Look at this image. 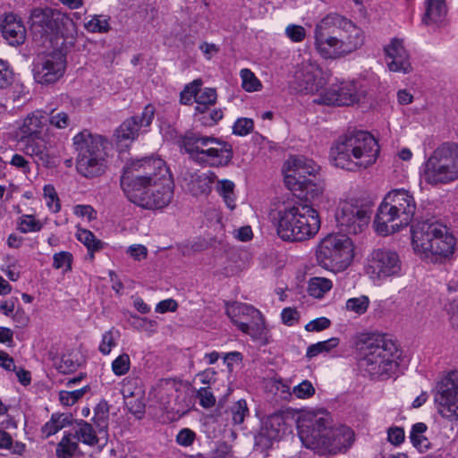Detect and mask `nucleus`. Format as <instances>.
<instances>
[{"instance_id":"nucleus-47","label":"nucleus","mask_w":458,"mask_h":458,"mask_svg":"<svg viewBox=\"0 0 458 458\" xmlns=\"http://www.w3.org/2000/svg\"><path fill=\"white\" fill-rule=\"evenodd\" d=\"M195 115L203 126L210 127L223 118V112L221 109L209 110L208 107L206 113H195Z\"/></svg>"},{"instance_id":"nucleus-36","label":"nucleus","mask_w":458,"mask_h":458,"mask_svg":"<svg viewBox=\"0 0 458 458\" xmlns=\"http://www.w3.org/2000/svg\"><path fill=\"white\" fill-rule=\"evenodd\" d=\"M109 410L106 403H100L95 408L94 417L92 419L94 426L97 428L98 435L107 437Z\"/></svg>"},{"instance_id":"nucleus-20","label":"nucleus","mask_w":458,"mask_h":458,"mask_svg":"<svg viewBox=\"0 0 458 458\" xmlns=\"http://www.w3.org/2000/svg\"><path fill=\"white\" fill-rule=\"evenodd\" d=\"M367 271L372 278L397 276L402 273V261L396 252L378 249L371 253Z\"/></svg>"},{"instance_id":"nucleus-49","label":"nucleus","mask_w":458,"mask_h":458,"mask_svg":"<svg viewBox=\"0 0 458 458\" xmlns=\"http://www.w3.org/2000/svg\"><path fill=\"white\" fill-rule=\"evenodd\" d=\"M43 191L48 208L54 213L59 212L61 209V205L55 187L51 184H47L44 186Z\"/></svg>"},{"instance_id":"nucleus-45","label":"nucleus","mask_w":458,"mask_h":458,"mask_svg":"<svg viewBox=\"0 0 458 458\" xmlns=\"http://www.w3.org/2000/svg\"><path fill=\"white\" fill-rule=\"evenodd\" d=\"M118 337L119 332L115 330L114 327L105 332L102 335V340L98 347L99 352L103 355L109 354L112 349L116 345V339Z\"/></svg>"},{"instance_id":"nucleus-63","label":"nucleus","mask_w":458,"mask_h":458,"mask_svg":"<svg viewBox=\"0 0 458 458\" xmlns=\"http://www.w3.org/2000/svg\"><path fill=\"white\" fill-rule=\"evenodd\" d=\"M330 324H331V322L328 318H327L325 317H321V318H316V319L309 322L305 326V329L309 332H313V331L318 332V331H322V330L329 327Z\"/></svg>"},{"instance_id":"nucleus-25","label":"nucleus","mask_w":458,"mask_h":458,"mask_svg":"<svg viewBox=\"0 0 458 458\" xmlns=\"http://www.w3.org/2000/svg\"><path fill=\"white\" fill-rule=\"evenodd\" d=\"M21 141L23 144L24 154L32 157L38 166L42 165L47 168L55 166L54 158L42 136L21 140Z\"/></svg>"},{"instance_id":"nucleus-59","label":"nucleus","mask_w":458,"mask_h":458,"mask_svg":"<svg viewBox=\"0 0 458 458\" xmlns=\"http://www.w3.org/2000/svg\"><path fill=\"white\" fill-rule=\"evenodd\" d=\"M47 122L56 128L64 129L69 125V115L64 112H59L57 114L51 113L50 116L47 117Z\"/></svg>"},{"instance_id":"nucleus-8","label":"nucleus","mask_w":458,"mask_h":458,"mask_svg":"<svg viewBox=\"0 0 458 458\" xmlns=\"http://www.w3.org/2000/svg\"><path fill=\"white\" fill-rule=\"evenodd\" d=\"M73 145L78 153L76 169L80 174L94 178L105 173L108 141L104 137L83 131L73 137Z\"/></svg>"},{"instance_id":"nucleus-53","label":"nucleus","mask_w":458,"mask_h":458,"mask_svg":"<svg viewBox=\"0 0 458 458\" xmlns=\"http://www.w3.org/2000/svg\"><path fill=\"white\" fill-rule=\"evenodd\" d=\"M85 28L90 32H107L110 30L109 23L106 19L101 16H94L86 24Z\"/></svg>"},{"instance_id":"nucleus-55","label":"nucleus","mask_w":458,"mask_h":458,"mask_svg":"<svg viewBox=\"0 0 458 458\" xmlns=\"http://www.w3.org/2000/svg\"><path fill=\"white\" fill-rule=\"evenodd\" d=\"M254 123L249 118H239L233 126V132L235 135L245 136L253 130Z\"/></svg>"},{"instance_id":"nucleus-27","label":"nucleus","mask_w":458,"mask_h":458,"mask_svg":"<svg viewBox=\"0 0 458 458\" xmlns=\"http://www.w3.org/2000/svg\"><path fill=\"white\" fill-rule=\"evenodd\" d=\"M276 219L278 236L284 241L298 242L296 237L297 226L294 206L278 210Z\"/></svg>"},{"instance_id":"nucleus-54","label":"nucleus","mask_w":458,"mask_h":458,"mask_svg":"<svg viewBox=\"0 0 458 458\" xmlns=\"http://www.w3.org/2000/svg\"><path fill=\"white\" fill-rule=\"evenodd\" d=\"M293 394L300 399H307L314 395L315 388L309 380H303L293 388Z\"/></svg>"},{"instance_id":"nucleus-29","label":"nucleus","mask_w":458,"mask_h":458,"mask_svg":"<svg viewBox=\"0 0 458 458\" xmlns=\"http://www.w3.org/2000/svg\"><path fill=\"white\" fill-rule=\"evenodd\" d=\"M216 179L215 173H194L190 174L187 182L188 190L195 196L208 194L211 191V185Z\"/></svg>"},{"instance_id":"nucleus-2","label":"nucleus","mask_w":458,"mask_h":458,"mask_svg":"<svg viewBox=\"0 0 458 458\" xmlns=\"http://www.w3.org/2000/svg\"><path fill=\"white\" fill-rule=\"evenodd\" d=\"M363 43L362 30L340 14L329 13L315 26L314 47L325 59L345 56L360 48Z\"/></svg>"},{"instance_id":"nucleus-15","label":"nucleus","mask_w":458,"mask_h":458,"mask_svg":"<svg viewBox=\"0 0 458 458\" xmlns=\"http://www.w3.org/2000/svg\"><path fill=\"white\" fill-rule=\"evenodd\" d=\"M125 195L132 203L147 209H160L166 207L173 198V180L153 182L149 186L128 189Z\"/></svg>"},{"instance_id":"nucleus-46","label":"nucleus","mask_w":458,"mask_h":458,"mask_svg":"<svg viewBox=\"0 0 458 458\" xmlns=\"http://www.w3.org/2000/svg\"><path fill=\"white\" fill-rule=\"evenodd\" d=\"M41 222L35 219L33 216L23 215L19 219L18 229L23 233L38 232L41 230Z\"/></svg>"},{"instance_id":"nucleus-50","label":"nucleus","mask_w":458,"mask_h":458,"mask_svg":"<svg viewBox=\"0 0 458 458\" xmlns=\"http://www.w3.org/2000/svg\"><path fill=\"white\" fill-rule=\"evenodd\" d=\"M86 393V387H82L77 390L72 391H60L59 400L62 404L65 406L73 405L78 400H80Z\"/></svg>"},{"instance_id":"nucleus-23","label":"nucleus","mask_w":458,"mask_h":458,"mask_svg":"<svg viewBox=\"0 0 458 458\" xmlns=\"http://www.w3.org/2000/svg\"><path fill=\"white\" fill-rule=\"evenodd\" d=\"M296 216L298 242H303L313 238L320 228L318 213L308 205L294 206Z\"/></svg>"},{"instance_id":"nucleus-19","label":"nucleus","mask_w":458,"mask_h":458,"mask_svg":"<svg viewBox=\"0 0 458 458\" xmlns=\"http://www.w3.org/2000/svg\"><path fill=\"white\" fill-rule=\"evenodd\" d=\"M364 97V91L359 89L354 81H341L322 91L313 102L318 105L344 106L354 105Z\"/></svg>"},{"instance_id":"nucleus-18","label":"nucleus","mask_w":458,"mask_h":458,"mask_svg":"<svg viewBox=\"0 0 458 458\" xmlns=\"http://www.w3.org/2000/svg\"><path fill=\"white\" fill-rule=\"evenodd\" d=\"M65 59L62 52L38 54L33 62V76L40 84H54L63 77Z\"/></svg>"},{"instance_id":"nucleus-21","label":"nucleus","mask_w":458,"mask_h":458,"mask_svg":"<svg viewBox=\"0 0 458 458\" xmlns=\"http://www.w3.org/2000/svg\"><path fill=\"white\" fill-rule=\"evenodd\" d=\"M296 89L306 94H314L327 83L319 65L311 60L302 62L294 73Z\"/></svg>"},{"instance_id":"nucleus-16","label":"nucleus","mask_w":458,"mask_h":458,"mask_svg":"<svg viewBox=\"0 0 458 458\" xmlns=\"http://www.w3.org/2000/svg\"><path fill=\"white\" fill-rule=\"evenodd\" d=\"M435 403L439 415L448 421H458V372L451 371L436 386Z\"/></svg>"},{"instance_id":"nucleus-1","label":"nucleus","mask_w":458,"mask_h":458,"mask_svg":"<svg viewBox=\"0 0 458 458\" xmlns=\"http://www.w3.org/2000/svg\"><path fill=\"white\" fill-rule=\"evenodd\" d=\"M297 427L302 445L320 455L346 452L354 441L353 431L346 426L333 427L330 415L325 411L302 414Z\"/></svg>"},{"instance_id":"nucleus-31","label":"nucleus","mask_w":458,"mask_h":458,"mask_svg":"<svg viewBox=\"0 0 458 458\" xmlns=\"http://www.w3.org/2000/svg\"><path fill=\"white\" fill-rule=\"evenodd\" d=\"M446 13L445 0H427L426 13L422 21L426 25L440 24Z\"/></svg>"},{"instance_id":"nucleus-39","label":"nucleus","mask_w":458,"mask_h":458,"mask_svg":"<svg viewBox=\"0 0 458 458\" xmlns=\"http://www.w3.org/2000/svg\"><path fill=\"white\" fill-rule=\"evenodd\" d=\"M332 282L324 277H313L310 280L308 292L315 298H321L332 288Z\"/></svg>"},{"instance_id":"nucleus-24","label":"nucleus","mask_w":458,"mask_h":458,"mask_svg":"<svg viewBox=\"0 0 458 458\" xmlns=\"http://www.w3.org/2000/svg\"><path fill=\"white\" fill-rule=\"evenodd\" d=\"M387 66L391 72L408 73L411 71L410 55L399 38H393L384 47Z\"/></svg>"},{"instance_id":"nucleus-9","label":"nucleus","mask_w":458,"mask_h":458,"mask_svg":"<svg viewBox=\"0 0 458 458\" xmlns=\"http://www.w3.org/2000/svg\"><path fill=\"white\" fill-rule=\"evenodd\" d=\"M421 176L430 185L447 184L458 179V144L447 141L437 147L423 165Z\"/></svg>"},{"instance_id":"nucleus-37","label":"nucleus","mask_w":458,"mask_h":458,"mask_svg":"<svg viewBox=\"0 0 458 458\" xmlns=\"http://www.w3.org/2000/svg\"><path fill=\"white\" fill-rule=\"evenodd\" d=\"M225 412L231 416L234 426L242 425L245 418L250 416V410L245 399H240L233 403Z\"/></svg>"},{"instance_id":"nucleus-51","label":"nucleus","mask_w":458,"mask_h":458,"mask_svg":"<svg viewBox=\"0 0 458 458\" xmlns=\"http://www.w3.org/2000/svg\"><path fill=\"white\" fill-rule=\"evenodd\" d=\"M72 255L68 251H60L53 257V267L55 269L64 268V271L72 269Z\"/></svg>"},{"instance_id":"nucleus-11","label":"nucleus","mask_w":458,"mask_h":458,"mask_svg":"<svg viewBox=\"0 0 458 458\" xmlns=\"http://www.w3.org/2000/svg\"><path fill=\"white\" fill-rule=\"evenodd\" d=\"M354 256L352 240L343 233H330L318 243L316 257L318 264L327 269H344Z\"/></svg>"},{"instance_id":"nucleus-58","label":"nucleus","mask_w":458,"mask_h":458,"mask_svg":"<svg viewBox=\"0 0 458 458\" xmlns=\"http://www.w3.org/2000/svg\"><path fill=\"white\" fill-rule=\"evenodd\" d=\"M13 80V72L7 63L0 59V88L4 89L11 85Z\"/></svg>"},{"instance_id":"nucleus-42","label":"nucleus","mask_w":458,"mask_h":458,"mask_svg":"<svg viewBox=\"0 0 458 458\" xmlns=\"http://www.w3.org/2000/svg\"><path fill=\"white\" fill-rule=\"evenodd\" d=\"M233 189L234 183L229 180L219 181L216 187L218 193L223 197L226 206L230 209H233L235 208Z\"/></svg>"},{"instance_id":"nucleus-41","label":"nucleus","mask_w":458,"mask_h":458,"mask_svg":"<svg viewBox=\"0 0 458 458\" xmlns=\"http://www.w3.org/2000/svg\"><path fill=\"white\" fill-rule=\"evenodd\" d=\"M78 442L73 438V434L64 435L57 445L56 454L58 457L66 458L74 454L78 448Z\"/></svg>"},{"instance_id":"nucleus-10","label":"nucleus","mask_w":458,"mask_h":458,"mask_svg":"<svg viewBox=\"0 0 458 458\" xmlns=\"http://www.w3.org/2000/svg\"><path fill=\"white\" fill-rule=\"evenodd\" d=\"M172 176L164 160L156 157H144L128 165L121 176V187L128 189L149 186L153 182H168Z\"/></svg>"},{"instance_id":"nucleus-26","label":"nucleus","mask_w":458,"mask_h":458,"mask_svg":"<svg viewBox=\"0 0 458 458\" xmlns=\"http://www.w3.org/2000/svg\"><path fill=\"white\" fill-rule=\"evenodd\" d=\"M3 37L11 46H20L26 38V29L18 16L13 13H5L0 22Z\"/></svg>"},{"instance_id":"nucleus-56","label":"nucleus","mask_w":458,"mask_h":458,"mask_svg":"<svg viewBox=\"0 0 458 458\" xmlns=\"http://www.w3.org/2000/svg\"><path fill=\"white\" fill-rule=\"evenodd\" d=\"M285 35L295 43L301 42L306 37V30L296 24H290L285 28Z\"/></svg>"},{"instance_id":"nucleus-35","label":"nucleus","mask_w":458,"mask_h":458,"mask_svg":"<svg viewBox=\"0 0 458 458\" xmlns=\"http://www.w3.org/2000/svg\"><path fill=\"white\" fill-rule=\"evenodd\" d=\"M428 427L423 422L415 423L411 429L409 438L412 445L420 452H425L429 448L430 443L424 436Z\"/></svg>"},{"instance_id":"nucleus-22","label":"nucleus","mask_w":458,"mask_h":458,"mask_svg":"<svg viewBox=\"0 0 458 458\" xmlns=\"http://www.w3.org/2000/svg\"><path fill=\"white\" fill-rule=\"evenodd\" d=\"M156 108L153 105H147L140 114L126 119L116 130L115 136L118 141L134 140L142 129L148 128L153 122Z\"/></svg>"},{"instance_id":"nucleus-14","label":"nucleus","mask_w":458,"mask_h":458,"mask_svg":"<svg viewBox=\"0 0 458 458\" xmlns=\"http://www.w3.org/2000/svg\"><path fill=\"white\" fill-rule=\"evenodd\" d=\"M68 21V17L56 9L35 8L30 14V30L35 40L52 44Z\"/></svg>"},{"instance_id":"nucleus-64","label":"nucleus","mask_w":458,"mask_h":458,"mask_svg":"<svg viewBox=\"0 0 458 458\" xmlns=\"http://www.w3.org/2000/svg\"><path fill=\"white\" fill-rule=\"evenodd\" d=\"M282 321L287 326H293L299 321L300 314L293 308H285L281 313Z\"/></svg>"},{"instance_id":"nucleus-40","label":"nucleus","mask_w":458,"mask_h":458,"mask_svg":"<svg viewBox=\"0 0 458 458\" xmlns=\"http://www.w3.org/2000/svg\"><path fill=\"white\" fill-rule=\"evenodd\" d=\"M339 344L337 337H332L328 340L318 342L310 345L307 349L306 357L311 359L319 353L328 352Z\"/></svg>"},{"instance_id":"nucleus-61","label":"nucleus","mask_w":458,"mask_h":458,"mask_svg":"<svg viewBox=\"0 0 458 458\" xmlns=\"http://www.w3.org/2000/svg\"><path fill=\"white\" fill-rule=\"evenodd\" d=\"M199 86H200V82L198 81H194L185 87L183 91L181 93V103L184 105H188L191 103V100L195 99L196 90L199 89Z\"/></svg>"},{"instance_id":"nucleus-48","label":"nucleus","mask_w":458,"mask_h":458,"mask_svg":"<svg viewBox=\"0 0 458 458\" xmlns=\"http://www.w3.org/2000/svg\"><path fill=\"white\" fill-rule=\"evenodd\" d=\"M112 371L115 376L121 377L125 375L131 367L130 356L127 353H122L112 362Z\"/></svg>"},{"instance_id":"nucleus-17","label":"nucleus","mask_w":458,"mask_h":458,"mask_svg":"<svg viewBox=\"0 0 458 458\" xmlns=\"http://www.w3.org/2000/svg\"><path fill=\"white\" fill-rule=\"evenodd\" d=\"M370 215V210L364 206L352 201H343L335 213L336 225L344 234H357L368 226Z\"/></svg>"},{"instance_id":"nucleus-34","label":"nucleus","mask_w":458,"mask_h":458,"mask_svg":"<svg viewBox=\"0 0 458 458\" xmlns=\"http://www.w3.org/2000/svg\"><path fill=\"white\" fill-rule=\"evenodd\" d=\"M216 91L213 88H205L203 89L199 86V89L196 90L195 102L197 104L195 107L196 113H206L207 109L213 106L216 101Z\"/></svg>"},{"instance_id":"nucleus-12","label":"nucleus","mask_w":458,"mask_h":458,"mask_svg":"<svg viewBox=\"0 0 458 458\" xmlns=\"http://www.w3.org/2000/svg\"><path fill=\"white\" fill-rule=\"evenodd\" d=\"M320 167L313 160L303 156L290 157L284 165V184L292 191H309Z\"/></svg>"},{"instance_id":"nucleus-33","label":"nucleus","mask_w":458,"mask_h":458,"mask_svg":"<svg viewBox=\"0 0 458 458\" xmlns=\"http://www.w3.org/2000/svg\"><path fill=\"white\" fill-rule=\"evenodd\" d=\"M72 424V416L71 413H53L50 420L41 428V432L47 438Z\"/></svg>"},{"instance_id":"nucleus-30","label":"nucleus","mask_w":458,"mask_h":458,"mask_svg":"<svg viewBox=\"0 0 458 458\" xmlns=\"http://www.w3.org/2000/svg\"><path fill=\"white\" fill-rule=\"evenodd\" d=\"M285 429L284 416L280 413H274L264 421L260 435L268 440H278Z\"/></svg>"},{"instance_id":"nucleus-32","label":"nucleus","mask_w":458,"mask_h":458,"mask_svg":"<svg viewBox=\"0 0 458 458\" xmlns=\"http://www.w3.org/2000/svg\"><path fill=\"white\" fill-rule=\"evenodd\" d=\"M98 434V429L94 424L92 425L83 420H80L76 422L73 438L89 446H94L98 445L99 441Z\"/></svg>"},{"instance_id":"nucleus-3","label":"nucleus","mask_w":458,"mask_h":458,"mask_svg":"<svg viewBox=\"0 0 458 458\" xmlns=\"http://www.w3.org/2000/svg\"><path fill=\"white\" fill-rule=\"evenodd\" d=\"M355 344L361 355L359 367L371 378H387L397 368V346L386 335L364 334Z\"/></svg>"},{"instance_id":"nucleus-6","label":"nucleus","mask_w":458,"mask_h":458,"mask_svg":"<svg viewBox=\"0 0 458 458\" xmlns=\"http://www.w3.org/2000/svg\"><path fill=\"white\" fill-rule=\"evenodd\" d=\"M416 202L410 191L395 189L389 191L379 205L374 220L377 233L389 235L411 224Z\"/></svg>"},{"instance_id":"nucleus-43","label":"nucleus","mask_w":458,"mask_h":458,"mask_svg":"<svg viewBox=\"0 0 458 458\" xmlns=\"http://www.w3.org/2000/svg\"><path fill=\"white\" fill-rule=\"evenodd\" d=\"M242 87L248 92L258 91L261 89L262 84L260 81L250 69H242L241 71Z\"/></svg>"},{"instance_id":"nucleus-4","label":"nucleus","mask_w":458,"mask_h":458,"mask_svg":"<svg viewBox=\"0 0 458 458\" xmlns=\"http://www.w3.org/2000/svg\"><path fill=\"white\" fill-rule=\"evenodd\" d=\"M378 154L377 140L363 131L341 137L330 150L334 165L349 171L366 169L376 162Z\"/></svg>"},{"instance_id":"nucleus-5","label":"nucleus","mask_w":458,"mask_h":458,"mask_svg":"<svg viewBox=\"0 0 458 458\" xmlns=\"http://www.w3.org/2000/svg\"><path fill=\"white\" fill-rule=\"evenodd\" d=\"M411 240L415 252L435 263L449 259L456 245L448 228L435 220H424L412 225Z\"/></svg>"},{"instance_id":"nucleus-62","label":"nucleus","mask_w":458,"mask_h":458,"mask_svg":"<svg viewBox=\"0 0 458 458\" xmlns=\"http://www.w3.org/2000/svg\"><path fill=\"white\" fill-rule=\"evenodd\" d=\"M196 437V434L190 428H183L176 436V442L182 446H191Z\"/></svg>"},{"instance_id":"nucleus-38","label":"nucleus","mask_w":458,"mask_h":458,"mask_svg":"<svg viewBox=\"0 0 458 458\" xmlns=\"http://www.w3.org/2000/svg\"><path fill=\"white\" fill-rule=\"evenodd\" d=\"M370 301L367 295L350 298L345 301V310L354 313L357 316H362L368 311Z\"/></svg>"},{"instance_id":"nucleus-13","label":"nucleus","mask_w":458,"mask_h":458,"mask_svg":"<svg viewBox=\"0 0 458 458\" xmlns=\"http://www.w3.org/2000/svg\"><path fill=\"white\" fill-rule=\"evenodd\" d=\"M225 313L242 333L253 339L265 337V319L261 312L253 306L238 301L225 302Z\"/></svg>"},{"instance_id":"nucleus-28","label":"nucleus","mask_w":458,"mask_h":458,"mask_svg":"<svg viewBox=\"0 0 458 458\" xmlns=\"http://www.w3.org/2000/svg\"><path fill=\"white\" fill-rule=\"evenodd\" d=\"M47 123L46 113L36 110L29 114L19 126L21 140L40 137Z\"/></svg>"},{"instance_id":"nucleus-44","label":"nucleus","mask_w":458,"mask_h":458,"mask_svg":"<svg viewBox=\"0 0 458 458\" xmlns=\"http://www.w3.org/2000/svg\"><path fill=\"white\" fill-rule=\"evenodd\" d=\"M77 239L82 242L90 251L99 250L103 247L102 242L98 240L90 231L86 229L78 231Z\"/></svg>"},{"instance_id":"nucleus-57","label":"nucleus","mask_w":458,"mask_h":458,"mask_svg":"<svg viewBox=\"0 0 458 458\" xmlns=\"http://www.w3.org/2000/svg\"><path fill=\"white\" fill-rule=\"evenodd\" d=\"M405 439L404 430L401 427L394 426L387 429V440L393 445L399 446Z\"/></svg>"},{"instance_id":"nucleus-52","label":"nucleus","mask_w":458,"mask_h":458,"mask_svg":"<svg viewBox=\"0 0 458 458\" xmlns=\"http://www.w3.org/2000/svg\"><path fill=\"white\" fill-rule=\"evenodd\" d=\"M196 397L199 401V405L205 409L213 407L216 402V397L209 386L200 387L197 391Z\"/></svg>"},{"instance_id":"nucleus-7","label":"nucleus","mask_w":458,"mask_h":458,"mask_svg":"<svg viewBox=\"0 0 458 458\" xmlns=\"http://www.w3.org/2000/svg\"><path fill=\"white\" fill-rule=\"evenodd\" d=\"M181 145L192 161L204 166L225 167L231 163L233 157L230 143L191 131L182 137Z\"/></svg>"},{"instance_id":"nucleus-60","label":"nucleus","mask_w":458,"mask_h":458,"mask_svg":"<svg viewBox=\"0 0 458 458\" xmlns=\"http://www.w3.org/2000/svg\"><path fill=\"white\" fill-rule=\"evenodd\" d=\"M10 165L19 169L26 175L31 171L29 160L21 154H14L11 158Z\"/></svg>"}]
</instances>
